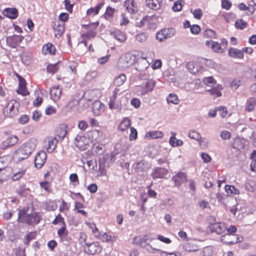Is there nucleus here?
<instances>
[{
	"instance_id": "c756f323",
	"label": "nucleus",
	"mask_w": 256,
	"mask_h": 256,
	"mask_svg": "<svg viewBox=\"0 0 256 256\" xmlns=\"http://www.w3.org/2000/svg\"><path fill=\"white\" fill-rule=\"evenodd\" d=\"M130 124V120L126 118L120 124L118 129L121 132H124L128 129Z\"/></svg>"
},
{
	"instance_id": "393cba45",
	"label": "nucleus",
	"mask_w": 256,
	"mask_h": 256,
	"mask_svg": "<svg viewBox=\"0 0 256 256\" xmlns=\"http://www.w3.org/2000/svg\"><path fill=\"white\" fill-rule=\"evenodd\" d=\"M228 56L232 58H242L244 57V54L241 50L231 48L228 50Z\"/></svg>"
},
{
	"instance_id": "603ef678",
	"label": "nucleus",
	"mask_w": 256,
	"mask_h": 256,
	"mask_svg": "<svg viewBox=\"0 0 256 256\" xmlns=\"http://www.w3.org/2000/svg\"><path fill=\"white\" fill-rule=\"evenodd\" d=\"M211 48L212 50L216 52H221L222 48L220 44L218 42H212L211 44Z\"/></svg>"
},
{
	"instance_id": "20e7f679",
	"label": "nucleus",
	"mask_w": 256,
	"mask_h": 256,
	"mask_svg": "<svg viewBox=\"0 0 256 256\" xmlns=\"http://www.w3.org/2000/svg\"><path fill=\"white\" fill-rule=\"evenodd\" d=\"M118 154L116 152H112L110 154H106L99 160V170H101V175L104 174V168L108 167L110 164L115 160V156Z\"/></svg>"
},
{
	"instance_id": "7ed1b4c3",
	"label": "nucleus",
	"mask_w": 256,
	"mask_h": 256,
	"mask_svg": "<svg viewBox=\"0 0 256 256\" xmlns=\"http://www.w3.org/2000/svg\"><path fill=\"white\" fill-rule=\"evenodd\" d=\"M135 62V56L130 54L126 53L122 55L119 58L117 66L120 70H126Z\"/></svg>"
},
{
	"instance_id": "f8f14e48",
	"label": "nucleus",
	"mask_w": 256,
	"mask_h": 256,
	"mask_svg": "<svg viewBox=\"0 0 256 256\" xmlns=\"http://www.w3.org/2000/svg\"><path fill=\"white\" fill-rule=\"evenodd\" d=\"M208 228L211 232H215L218 234H221L225 232L226 226L224 223L216 222L211 224Z\"/></svg>"
},
{
	"instance_id": "bb28decb",
	"label": "nucleus",
	"mask_w": 256,
	"mask_h": 256,
	"mask_svg": "<svg viewBox=\"0 0 256 256\" xmlns=\"http://www.w3.org/2000/svg\"><path fill=\"white\" fill-rule=\"evenodd\" d=\"M168 171L164 168H158L154 170V172L152 174L154 178H162L167 174Z\"/></svg>"
},
{
	"instance_id": "a19ab883",
	"label": "nucleus",
	"mask_w": 256,
	"mask_h": 256,
	"mask_svg": "<svg viewBox=\"0 0 256 256\" xmlns=\"http://www.w3.org/2000/svg\"><path fill=\"white\" fill-rule=\"evenodd\" d=\"M58 234L62 240H64L68 235V231L66 230V225L58 230Z\"/></svg>"
},
{
	"instance_id": "69168bd1",
	"label": "nucleus",
	"mask_w": 256,
	"mask_h": 256,
	"mask_svg": "<svg viewBox=\"0 0 256 256\" xmlns=\"http://www.w3.org/2000/svg\"><path fill=\"white\" fill-rule=\"evenodd\" d=\"M88 126V124L84 120H80L78 124V128L82 130H86Z\"/></svg>"
},
{
	"instance_id": "a878e982",
	"label": "nucleus",
	"mask_w": 256,
	"mask_h": 256,
	"mask_svg": "<svg viewBox=\"0 0 256 256\" xmlns=\"http://www.w3.org/2000/svg\"><path fill=\"white\" fill-rule=\"evenodd\" d=\"M61 90L59 88L58 86H55L52 87L50 91V94L52 98L56 101L58 100L61 96Z\"/></svg>"
},
{
	"instance_id": "b1692460",
	"label": "nucleus",
	"mask_w": 256,
	"mask_h": 256,
	"mask_svg": "<svg viewBox=\"0 0 256 256\" xmlns=\"http://www.w3.org/2000/svg\"><path fill=\"white\" fill-rule=\"evenodd\" d=\"M146 6L153 10H158L161 7L162 2L160 0H146Z\"/></svg>"
},
{
	"instance_id": "09e8293b",
	"label": "nucleus",
	"mask_w": 256,
	"mask_h": 256,
	"mask_svg": "<svg viewBox=\"0 0 256 256\" xmlns=\"http://www.w3.org/2000/svg\"><path fill=\"white\" fill-rule=\"evenodd\" d=\"M204 36L206 38H215L216 32L214 30L207 29L204 32Z\"/></svg>"
},
{
	"instance_id": "a211bd4d",
	"label": "nucleus",
	"mask_w": 256,
	"mask_h": 256,
	"mask_svg": "<svg viewBox=\"0 0 256 256\" xmlns=\"http://www.w3.org/2000/svg\"><path fill=\"white\" fill-rule=\"evenodd\" d=\"M19 82V88L17 90V92L22 96H26L28 94L26 88V82L24 79L21 76L18 75Z\"/></svg>"
},
{
	"instance_id": "f704fd0d",
	"label": "nucleus",
	"mask_w": 256,
	"mask_h": 256,
	"mask_svg": "<svg viewBox=\"0 0 256 256\" xmlns=\"http://www.w3.org/2000/svg\"><path fill=\"white\" fill-rule=\"evenodd\" d=\"M16 192L20 196L25 197L29 194V189L26 188L24 186H20L16 190Z\"/></svg>"
},
{
	"instance_id": "72a5a7b5",
	"label": "nucleus",
	"mask_w": 256,
	"mask_h": 256,
	"mask_svg": "<svg viewBox=\"0 0 256 256\" xmlns=\"http://www.w3.org/2000/svg\"><path fill=\"white\" fill-rule=\"evenodd\" d=\"M133 243L144 248H148L150 246V245L146 242L145 240L140 237L135 238L133 240Z\"/></svg>"
},
{
	"instance_id": "c85d7f7f",
	"label": "nucleus",
	"mask_w": 256,
	"mask_h": 256,
	"mask_svg": "<svg viewBox=\"0 0 256 256\" xmlns=\"http://www.w3.org/2000/svg\"><path fill=\"white\" fill-rule=\"evenodd\" d=\"M104 4L103 2H101L97 5L95 8H88L86 11V14L90 16H94L98 14L100 10L103 6Z\"/></svg>"
},
{
	"instance_id": "864d4df0",
	"label": "nucleus",
	"mask_w": 256,
	"mask_h": 256,
	"mask_svg": "<svg viewBox=\"0 0 256 256\" xmlns=\"http://www.w3.org/2000/svg\"><path fill=\"white\" fill-rule=\"evenodd\" d=\"M220 137L224 140H229L231 137V133L228 130H223L220 134Z\"/></svg>"
},
{
	"instance_id": "37998d69",
	"label": "nucleus",
	"mask_w": 256,
	"mask_h": 256,
	"mask_svg": "<svg viewBox=\"0 0 256 256\" xmlns=\"http://www.w3.org/2000/svg\"><path fill=\"white\" fill-rule=\"evenodd\" d=\"M146 136H149L152 138H158L162 137L163 133L160 131L149 132Z\"/></svg>"
},
{
	"instance_id": "f3484780",
	"label": "nucleus",
	"mask_w": 256,
	"mask_h": 256,
	"mask_svg": "<svg viewBox=\"0 0 256 256\" xmlns=\"http://www.w3.org/2000/svg\"><path fill=\"white\" fill-rule=\"evenodd\" d=\"M104 106L99 100L94 101L92 104V111L96 116L100 115L104 111Z\"/></svg>"
},
{
	"instance_id": "e433bc0d",
	"label": "nucleus",
	"mask_w": 256,
	"mask_h": 256,
	"mask_svg": "<svg viewBox=\"0 0 256 256\" xmlns=\"http://www.w3.org/2000/svg\"><path fill=\"white\" fill-rule=\"evenodd\" d=\"M126 80V76L124 74H120L114 79V84L116 86H122Z\"/></svg>"
},
{
	"instance_id": "5fc2aeb1",
	"label": "nucleus",
	"mask_w": 256,
	"mask_h": 256,
	"mask_svg": "<svg viewBox=\"0 0 256 256\" xmlns=\"http://www.w3.org/2000/svg\"><path fill=\"white\" fill-rule=\"evenodd\" d=\"M89 227L92 230V231L95 236L98 237L100 236V232L94 224H89Z\"/></svg>"
},
{
	"instance_id": "680f3d73",
	"label": "nucleus",
	"mask_w": 256,
	"mask_h": 256,
	"mask_svg": "<svg viewBox=\"0 0 256 256\" xmlns=\"http://www.w3.org/2000/svg\"><path fill=\"white\" fill-rule=\"evenodd\" d=\"M25 173V170H22L18 172H16V174H14L12 177V179L14 180H19L20 178H22L23 175Z\"/></svg>"
},
{
	"instance_id": "f03ea898",
	"label": "nucleus",
	"mask_w": 256,
	"mask_h": 256,
	"mask_svg": "<svg viewBox=\"0 0 256 256\" xmlns=\"http://www.w3.org/2000/svg\"><path fill=\"white\" fill-rule=\"evenodd\" d=\"M27 212L28 210L25 208L19 210L18 219H21L22 222L28 224H38L40 220L38 214L36 212L27 214Z\"/></svg>"
},
{
	"instance_id": "338daca9",
	"label": "nucleus",
	"mask_w": 256,
	"mask_h": 256,
	"mask_svg": "<svg viewBox=\"0 0 256 256\" xmlns=\"http://www.w3.org/2000/svg\"><path fill=\"white\" fill-rule=\"evenodd\" d=\"M59 20H60V22L64 23L67 21L68 19L69 16L67 13H62L59 16Z\"/></svg>"
},
{
	"instance_id": "49530a36",
	"label": "nucleus",
	"mask_w": 256,
	"mask_h": 256,
	"mask_svg": "<svg viewBox=\"0 0 256 256\" xmlns=\"http://www.w3.org/2000/svg\"><path fill=\"white\" fill-rule=\"evenodd\" d=\"M58 68L56 64H49L46 68L47 72L49 73H52V74L56 73L58 71Z\"/></svg>"
},
{
	"instance_id": "9d476101",
	"label": "nucleus",
	"mask_w": 256,
	"mask_h": 256,
	"mask_svg": "<svg viewBox=\"0 0 256 256\" xmlns=\"http://www.w3.org/2000/svg\"><path fill=\"white\" fill-rule=\"evenodd\" d=\"M174 34V30L172 28L164 29L156 34V38L160 42H162L166 38L172 37Z\"/></svg>"
},
{
	"instance_id": "774afa93",
	"label": "nucleus",
	"mask_w": 256,
	"mask_h": 256,
	"mask_svg": "<svg viewBox=\"0 0 256 256\" xmlns=\"http://www.w3.org/2000/svg\"><path fill=\"white\" fill-rule=\"evenodd\" d=\"M136 40L139 42H143L146 40V36L144 34L142 33L136 35Z\"/></svg>"
},
{
	"instance_id": "0eeeda50",
	"label": "nucleus",
	"mask_w": 256,
	"mask_h": 256,
	"mask_svg": "<svg viewBox=\"0 0 256 256\" xmlns=\"http://www.w3.org/2000/svg\"><path fill=\"white\" fill-rule=\"evenodd\" d=\"M88 142V140L83 133L78 134L74 138V144L81 150L86 149Z\"/></svg>"
},
{
	"instance_id": "4be33fe9",
	"label": "nucleus",
	"mask_w": 256,
	"mask_h": 256,
	"mask_svg": "<svg viewBox=\"0 0 256 256\" xmlns=\"http://www.w3.org/2000/svg\"><path fill=\"white\" fill-rule=\"evenodd\" d=\"M172 180L174 182L176 186H179L186 180V175L183 172H179L172 178Z\"/></svg>"
},
{
	"instance_id": "de8ad7c7",
	"label": "nucleus",
	"mask_w": 256,
	"mask_h": 256,
	"mask_svg": "<svg viewBox=\"0 0 256 256\" xmlns=\"http://www.w3.org/2000/svg\"><path fill=\"white\" fill-rule=\"evenodd\" d=\"M182 2H184V1L182 0H178L175 2L172 7V10L174 12L180 11L182 8Z\"/></svg>"
},
{
	"instance_id": "473e14b6",
	"label": "nucleus",
	"mask_w": 256,
	"mask_h": 256,
	"mask_svg": "<svg viewBox=\"0 0 256 256\" xmlns=\"http://www.w3.org/2000/svg\"><path fill=\"white\" fill-rule=\"evenodd\" d=\"M42 51L45 54H55L56 48L52 44L48 43L43 46Z\"/></svg>"
},
{
	"instance_id": "ea45409f",
	"label": "nucleus",
	"mask_w": 256,
	"mask_h": 256,
	"mask_svg": "<svg viewBox=\"0 0 256 256\" xmlns=\"http://www.w3.org/2000/svg\"><path fill=\"white\" fill-rule=\"evenodd\" d=\"M247 26V22L242 19H238L235 22V26L238 29L242 30Z\"/></svg>"
},
{
	"instance_id": "412c9836",
	"label": "nucleus",
	"mask_w": 256,
	"mask_h": 256,
	"mask_svg": "<svg viewBox=\"0 0 256 256\" xmlns=\"http://www.w3.org/2000/svg\"><path fill=\"white\" fill-rule=\"evenodd\" d=\"M150 66V63L146 58H142L138 61L136 70L140 72H143L146 70Z\"/></svg>"
},
{
	"instance_id": "6e6d98bb",
	"label": "nucleus",
	"mask_w": 256,
	"mask_h": 256,
	"mask_svg": "<svg viewBox=\"0 0 256 256\" xmlns=\"http://www.w3.org/2000/svg\"><path fill=\"white\" fill-rule=\"evenodd\" d=\"M190 12L193 14L194 18L196 19H200L202 16V10L200 8L196 9L193 12L192 10H190Z\"/></svg>"
},
{
	"instance_id": "f257e3e1",
	"label": "nucleus",
	"mask_w": 256,
	"mask_h": 256,
	"mask_svg": "<svg viewBox=\"0 0 256 256\" xmlns=\"http://www.w3.org/2000/svg\"><path fill=\"white\" fill-rule=\"evenodd\" d=\"M36 140L30 138L19 147L14 154V158L18 162L28 158L36 148Z\"/></svg>"
},
{
	"instance_id": "052dcab7",
	"label": "nucleus",
	"mask_w": 256,
	"mask_h": 256,
	"mask_svg": "<svg viewBox=\"0 0 256 256\" xmlns=\"http://www.w3.org/2000/svg\"><path fill=\"white\" fill-rule=\"evenodd\" d=\"M241 81L239 79H235L230 84V86L233 90H236L241 84Z\"/></svg>"
},
{
	"instance_id": "79ce46f5",
	"label": "nucleus",
	"mask_w": 256,
	"mask_h": 256,
	"mask_svg": "<svg viewBox=\"0 0 256 256\" xmlns=\"http://www.w3.org/2000/svg\"><path fill=\"white\" fill-rule=\"evenodd\" d=\"M133 166L137 172H142L145 168L144 162L142 161L135 162Z\"/></svg>"
},
{
	"instance_id": "1a4fd4ad",
	"label": "nucleus",
	"mask_w": 256,
	"mask_h": 256,
	"mask_svg": "<svg viewBox=\"0 0 256 256\" xmlns=\"http://www.w3.org/2000/svg\"><path fill=\"white\" fill-rule=\"evenodd\" d=\"M16 104V101H10L5 107L4 110V113L6 116L8 117H12L16 114L18 112L17 107L15 106V104Z\"/></svg>"
},
{
	"instance_id": "ddd939ff",
	"label": "nucleus",
	"mask_w": 256,
	"mask_h": 256,
	"mask_svg": "<svg viewBox=\"0 0 256 256\" xmlns=\"http://www.w3.org/2000/svg\"><path fill=\"white\" fill-rule=\"evenodd\" d=\"M46 158V154L45 152L41 150L38 152L34 158L35 166L37 168H40L45 162Z\"/></svg>"
},
{
	"instance_id": "423d86ee",
	"label": "nucleus",
	"mask_w": 256,
	"mask_h": 256,
	"mask_svg": "<svg viewBox=\"0 0 256 256\" xmlns=\"http://www.w3.org/2000/svg\"><path fill=\"white\" fill-rule=\"evenodd\" d=\"M155 86V82L152 79H146L140 86L138 92L143 96L152 92Z\"/></svg>"
},
{
	"instance_id": "a18cd8bd",
	"label": "nucleus",
	"mask_w": 256,
	"mask_h": 256,
	"mask_svg": "<svg viewBox=\"0 0 256 256\" xmlns=\"http://www.w3.org/2000/svg\"><path fill=\"white\" fill-rule=\"evenodd\" d=\"M188 136L196 140L199 141L201 138V136L199 132H197L196 130H190L188 134Z\"/></svg>"
},
{
	"instance_id": "e2e57ef3",
	"label": "nucleus",
	"mask_w": 256,
	"mask_h": 256,
	"mask_svg": "<svg viewBox=\"0 0 256 256\" xmlns=\"http://www.w3.org/2000/svg\"><path fill=\"white\" fill-rule=\"evenodd\" d=\"M217 110L219 112L222 118L225 117L227 114V109L226 107H219L218 108Z\"/></svg>"
},
{
	"instance_id": "c03bdc74",
	"label": "nucleus",
	"mask_w": 256,
	"mask_h": 256,
	"mask_svg": "<svg viewBox=\"0 0 256 256\" xmlns=\"http://www.w3.org/2000/svg\"><path fill=\"white\" fill-rule=\"evenodd\" d=\"M225 190L228 193L232 194H238L239 190L235 188V186L230 185H226L225 186Z\"/></svg>"
},
{
	"instance_id": "3c124183",
	"label": "nucleus",
	"mask_w": 256,
	"mask_h": 256,
	"mask_svg": "<svg viewBox=\"0 0 256 256\" xmlns=\"http://www.w3.org/2000/svg\"><path fill=\"white\" fill-rule=\"evenodd\" d=\"M204 83L208 86H213L216 84L215 80L212 77H208L204 79Z\"/></svg>"
},
{
	"instance_id": "0e129e2a",
	"label": "nucleus",
	"mask_w": 256,
	"mask_h": 256,
	"mask_svg": "<svg viewBox=\"0 0 256 256\" xmlns=\"http://www.w3.org/2000/svg\"><path fill=\"white\" fill-rule=\"evenodd\" d=\"M212 253V250L210 247H206L203 249L202 256H210Z\"/></svg>"
},
{
	"instance_id": "4468645a",
	"label": "nucleus",
	"mask_w": 256,
	"mask_h": 256,
	"mask_svg": "<svg viewBox=\"0 0 256 256\" xmlns=\"http://www.w3.org/2000/svg\"><path fill=\"white\" fill-rule=\"evenodd\" d=\"M18 142V138L16 136H8L6 140L3 141L0 145V148L2 150H5L9 146H12L16 144Z\"/></svg>"
},
{
	"instance_id": "7c9ffc66",
	"label": "nucleus",
	"mask_w": 256,
	"mask_h": 256,
	"mask_svg": "<svg viewBox=\"0 0 256 256\" xmlns=\"http://www.w3.org/2000/svg\"><path fill=\"white\" fill-rule=\"evenodd\" d=\"M112 34L116 40L120 42H124L126 38V34L119 30L114 32Z\"/></svg>"
},
{
	"instance_id": "aec40b11",
	"label": "nucleus",
	"mask_w": 256,
	"mask_h": 256,
	"mask_svg": "<svg viewBox=\"0 0 256 256\" xmlns=\"http://www.w3.org/2000/svg\"><path fill=\"white\" fill-rule=\"evenodd\" d=\"M124 6L127 10L130 13L134 14L138 10L137 4L134 0H126Z\"/></svg>"
},
{
	"instance_id": "39448f33",
	"label": "nucleus",
	"mask_w": 256,
	"mask_h": 256,
	"mask_svg": "<svg viewBox=\"0 0 256 256\" xmlns=\"http://www.w3.org/2000/svg\"><path fill=\"white\" fill-rule=\"evenodd\" d=\"M243 240V238L238 235L232 234H226L220 237V240L222 242L231 245L240 242Z\"/></svg>"
},
{
	"instance_id": "2f4dec72",
	"label": "nucleus",
	"mask_w": 256,
	"mask_h": 256,
	"mask_svg": "<svg viewBox=\"0 0 256 256\" xmlns=\"http://www.w3.org/2000/svg\"><path fill=\"white\" fill-rule=\"evenodd\" d=\"M172 136L170 138V144L172 146H181L183 144V142L180 140H176V133L172 132Z\"/></svg>"
},
{
	"instance_id": "6ab92c4d",
	"label": "nucleus",
	"mask_w": 256,
	"mask_h": 256,
	"mask_svg": "<svg viewBox=\"0 0 256 256\" xmlns=\"http://www.w3.org/2000/svg\"><path fill=\"white\" fill-rule=\"evenodd\" d=\"M152 17L146 16L140 20V23L138 22V26L140 27L146 26L148 28H154L155 24L152 22Z\"/></svg>"
},
{
	"instance_id": "13d9d810",
	"label": "nucleus",
	"mask_w": 256,
	"mask_h": 256,
	"mask_svg": "<svg viewBox=\"0 0 256 256\" xmlns=\"http://www.w3.org/2000/svg\"><path fill=\"white\" fill-rule=\"evenodd\" d=\"M130 134L129 136V138L130 140H133L136 138H137V131L133 127H131L130 128Z\"/></svg>"
},
{
	"instance_id": "4d7b16f0",
	"label": "nucleus",
	"mask_w": 256,
	"mask_h": 256,
	"mask_svg": "<svg viewBox=\"0 0 256 256\" xmlns=\"http://www.w3.org/2000/svg\"><path fill=\"white\" fill-rule=\"evenodd\" d=\"M30 56L26 53H23L21 56L22 61L25 64H28L30 60Z\"/></svg>"
},
{
	"instance_id": "2eb2a0df",
	"label": "nucleus",
	"mask_w": 256,
	"mask_h": 256,
	"mask_svg": "<svg viewBox=\"0 0 256 256\" xmlns=\"http://www.w3.org/2000/svg\"><path fill=\"white\" fill-rule=\"evenodd\" d=\"M58 140L54 137L50 136L46 138V147L48 152L52 153L55 150Z\"/></svg>"
},
{
	"instance_id": "9b49d317",
	"label": "nucleus",
	"mask_w": 256,
	"mask_h": 256,
	"mask_svg": "<svg viewBox=\"0 0 256 256\" xmlns=\"http://www.w3.org/2000/svg\"><path fill=\"white\" fill-rule=\"evenodd\" d=\"M23 38L22 36L18 35L9 36L6 38V44L9 46L15 48L22 42Z\"/></svg>"
},
{
	"instance_id": "dca6fc26",
	"label": "nucleus",
	"mask_w": 256,
	"mask_h": 256,
	"mask_svg": "<svg viewBox=\"0 0 256 256\" xmlns=\"http://www.w3.org/2000/svg\"><path fill=\"white\" fill-rule=\"evenodd\" d=\"M52 28L54 31L55 36L56 38H60L64 32V24L60 21L54 22L52 24Z\"/></svg>"
},
{
	"instance_id": "bf43d9fd",
	"label": "nucleus",
	"mask_w": 256,
	"mask_h": 256,
	"mask_svg": "<svg viewBox=\"0 0 256 256\" xmlns=\"http://www.w3.org/2000/svg\"><path fill=\"white\" fill-rule=\"evenodd\" d=\"M54 224H57L58 223H62V225H64V218L61 216L60 214H58L53 220L52 222Z\"/></svg>"
},
{
	"instance_id": "cd10ccee",
	"label": "nucleus",
	"mask_w": 256,
	"mask_h": 256,
	"mask_svg": "<svg viewBox=\"0 0 256 256\" xmlns=\"http://www.w3.org/2000/svg\"><path fill=\"white\" fill-rule=\"evenodd\" d=\"M18 10L15 8H7L4 10V15L11 19H14L18 16Z\"/></svg>"
},
{
	"instance_id": "c9c22d12",
	"label": "nucleus",
	"mask_w": 256,
	"mask_h": 256,
	"mask_svg": "<svg viewBox=\"0 0 256 256\" xmlns=\"http://www.w3.org/2000/svg\"><path fill=\"white\" fill-rule=\"evenodd\" d=\"M256 100L254 98H249L246 102V109L248 112H251L254 108Z\"/></svg>"
},
{
	"instance_id": "8fccbe9b",
	"label": "nucleus",
	"mask_w": 256,
	"mask_h": 256,
	"mask_svg": "<svg viewBox=\"0 0 256 256\" xmlns=\"http://www.w3.org/2000/svg\"><path fill=\"white\" fill-rule=\"evenodd\" d=\"M36 236V233L35 232H30L27 234L26 236V242L24 244H28L30 241L34 239Z\"/></svg>"
},
{
	"instance_id": "5701e85b",
	"label": "nucleus",
	"mask_w": 256,
	"mask_h": 256,
	"mask_svg": "<svg viewBox=\"0 0 256 256\" xmlns=\"http://www.w3.org/2000/svg\"><path fill=\"white\" fill-rule=\"evenodd\" d=\"M109 108L111 110H115L118 112L121 110L122 104L120 102L116 100L114 96H112L108 103Z\"/></svg>"
},
{
	"instance_id": "6e6552de",
	"label": "nucleus",
	"mask_w": 256,
	"mask_h": 256,
	"mask_svg": "<svg viewBox=\"0 0 256 256\" xmlns=\"http://www.w3.org/2000/svg\"><path fill=\"white\" fill-rule=\"evenodd\" d=\"M86 246L88 252L91 254L100 253L102 250V247L98 242L86 243Z\"/></svg>"
},
{
	"instance_id": "58836bf2",
	"label": "nucleus",
	"mask_w": 256,
	"mask_h": 256,
	"mask_svg": "<svg viewBox=\"0 0 256 256\" xmlns=\"http://www.w3.org/2000/svg\"><path fill=\"white\" fill-rule=\"evenodd\" d=\"M10 158L8 156H0V170L6 168L8 164Z\"/></svg>"
},
{
	"instance_id": "4c0bfd02",
	"label": "nucleus",
	"mask_w": 256,
	"mask_h": 256,
	"mask_svg": "<svg viewBox=\"0 0 256 256\" xmlns=\"http://www.w3.org/2000/svg\"><path fill=\"white\" fill-rule=\"evenodd\" d=\"M168 103H172L174 104H178L180 100L178 96L175 94H170L166 98Z\"/></svg>"
}]
</instances>
